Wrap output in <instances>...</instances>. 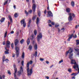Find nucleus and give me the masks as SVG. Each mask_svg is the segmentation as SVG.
<instances>
[{
  "instance_id": "a18cd8bd",
  "label": "nucleus",
  "mask_w": 79,
  "mask_h": 79,
  "mask_svg": "<svg viewBox=\"0 0 79 79\" xmlns=\"http://www.w3.org/2000/svg\"><path fill=\"white\" fill-rule=\"evenodd\" d=\"M51 24L52 25H55V23L54 22H51Z\"/></svg>"
},
{
  "instance_id": "72a5a7b5",
  "label": "nucleus",
  "mask_w": 79,
  "mask_h": 79,
  "mask_svg": "<svg viewBox=\"0 0 79 79\" xmlns=\"http://www.w3.org/2000/svg\"><path fill=\"white\" fill-rule=\"evenodd\" d=\"M76 42L77 43V45H79V40H77L76 41Z\"/></svg>"
},
{
  "instance_id": "864d4df0",
  "label": "nucleus",
  "mask_w": 79,
  "mask_h": 79,
  "mask_svg": "<svg viewBox=\"0 0 79 79\" xmlns=\"http://www.w3.org/2000/svg\"><path fill=\"white\" fill-rule=\"evenodd\" d=\"M10 34H14V31H11V32H10Z\"/></svg>"
},
{
  "instance_id": "a211bd4d",
  "label": "nucleus",
  "mask_w": 79,
  "mask_h": 79,
  "mask_svg": "<svg viewBox=\"0 0 79 79\" xmlns=\"http://www.w3.org/2000/svg\"><path fill=\"white\" fill-rule=\"evenodd\" d=\"M30 39L31 40H33L34 39V35H32L30 36Z\"/></svg>"
},
{
  "instance_id": "c85d7f7f",
  "label": "nucleus",
  "mask_w": 79,
  "mask_h": 79,
  "mask_svg": "<svg viewBox=\"0 0 79 79\" xmlns=\"http://www.w3.org/2000/svg\"><path fill=\"white\" fill-rule=\"evenodd\" d=\"M6 35H7V31H6L4 35V37L5 38L6 37Z\"/></svg>"
},
{
  "instance_id": "8fccbe9b",
  "label": "nucleus",
  "mask_w": 79,
  "mask_h": 79,
  "mask_svg": "<svg viewBox=\"0 0 79 79\" xmlns=\"http://www.w3.org/2000/svg\"><path fill=\"white\" fill-rule=\"evenodd\" d=\"M78 27H79V25H76L75 27V28L76 29H77V28Z\"/></svg>"
},
{
  "instance_id": "bf43d9fd",
  "label": "nucleus",
  "mask_w": 79,
  "mask_h": 79,
  "mask_svg": "<svg viewBox=\"0 0 79 79\" xmlns=\"http://www.w3.org/2000/svg\"><path fill=\"white\" fill-rule=\"evenodd\" d=\"M35 19V17H33L32 18L33 20H34Z\"/></svg>"
},
{
  "instance_id": "39448f33",
  "label": "nucleus",
  "mask_w": 79,
  "mask_h": 79,
  "mask_svg": "<svg viewBox=\"0 0 79 79\" xmlns=\"http://www.w3.org/2000/svg\"><path fill=\"white\" fill-rule=\"evenodd\" d=\"M32 2L33 3L32 6V10L34 12H35V8H36L37 6L35 5V0H32Z\"/></svg>"
},
{
  "instance_id": "9b49d317",
  "label": "nucleus",
  "mask_w": 79,
  "mask_h": 79,
  "mask_svg": "<svg viewBox=\"0 0 79 79\" xmlns=\"http://www.w3.org/2000/svg\"><path fill=\"white\" fill-rule=\"evenodd\" d=\"M48 15H49L48 16V17H49V16H53V14H52V12L51 11L48 12Z\"/></svg>"
},
{
  "instance_id": "e2e57ef3",
  "label": "nucleus",
  "mask_w": 79,
  "mask_h": 79,
  "mask_svg": "<svg viewBox=\"0 0 79 79\" xmlns=\"http://www.w3.org/2000/svg\"><path fill=\"white\" fill-rule=\"evenodd\" d=\"M13 7H14V8L15 9H16V6L15 5H14L13 6Z\"/></svg>"
},
{
  "instance_id": "e433bc0d",
  "label": "nucleus",
  "mask_w": 79,
  "mask_h": 79,
  "mask_svg": "<svg viewBox=\"0 0 79 79\" xmlns=\"http://www.w3.org/2000/svg\"><path fill=\"white\" fill-rule=\"evenodd\" d=\"M59 26V24H58L57 23H56L55 24V27H58V26Z\"/></svg>"
},
{
  "instance_id": "f257e3e1",
  "label": "nucleus",
  "mask_w": 79,
  "mask_h": 79,
  "mask_svg": "<svg viewBox=\"0 0 79 79\" xmlns=\"http://www.w3.org/2000/svg\"><path fill=\"white\" fill-rule=\"evenodd\" d=\"M71 64H74V65L73 66V68L75 69L77 68V70H78V73H73L71 74V76H73V75H74V74L75 75V76H76V75L78 74V73H79V66H78V64L76 63V60H71Z\"/></svg>"
},
{
  "instance_id": "2f4dec72",
  "label": "nucleus",
  "mask_w": 79,
  "mask_h": 79,
  "mask_svg": "<svg viewBox=\"0 0 79 79\" xmlns=\"http://www.w3.org/2000/svg\"><path fill=\"white\" fill-rule=\"evenodd\" d=\"M4 53L5 54H9V52L8 51H5Z\"/></svg>"
},
{
  "instance_id": "4c0bfd02",
  "label": "nucleus",
  "mask_w": 79,
  "mask_h": 79,
  "mask_svg": "<svg viewBox=\"0 0 79 79\" xmlns=\"http://www.w3.org/2000/svg\"><path fill=\"white\" fill-rule=\"evenodd\" d=\"M17 75L18 76H19V75H20V71H19L18 72Z\"/></svg>"
},
{
  "instance_id": "58836bf2",
  "label": "nucleus",
  "mask_w": 79,
  "mask_h": 79,
  "mask_svg": "<svg viewBox=\"0 0 79 79\" xmlns=\"http://www.w3.org/2000/svg\"><path fill=\"white\" fill-rule=\"evenodd\" d=\"M34 34L35 35H36L37 34V31L35 30L34 32Z\"/></svg>"
},
{
  "instance_id": "6ab92c4d",
  "label": "nucleus",
  "mask_w": 79,
  "mask_h": 79,
  "mask_svg": "<svg viewBox=\"0 0 79 79\" xmlns=\"http://www.w3.org/2000/svg\"><path fill=\"white\" fill-rule=\"evenodd\" d=\"M73 54H70V55H69V58L71 60V59L73 58L72 56H73Z\"/></svg>"
},
{
  "instance_id": "ea45409f",
  "label": "nucleus",
  "mask_w": 79,
  "mask_h": 79,
  "mask_svg": "<svg viewBox=\"0 0 79 79\" xmlns=\"http://www.w3.org/2000/svg\"><path fill=\"white\" fill-rule=\"evenodd\" d=\"M38 14L39 16H40V11L38 12Z\"/></svg>"
},
{
  "instance_id": "2eb2a0df",
  "label": "nucleus",
  "mask_w": 79,
  "mask_h": 79,
  "mask_svg": "<svg viewBox=\"0 0 79 79\" xmlns=\"http://www.w3.org/2000/svg\"><path fill=\"white\" fill-rule=\"evenodd\" d=\"M20 74H23V68L22 66L20 67Z\"/></svg>"
},
{
  "instance_id": "5701e85b",
  "label": "nucleus",
  "mask_w": 79,
  "mask_h": 79,
  "mask_svg": "<svg viewBox=\"0 0 79 79\" xmlns=\"http://www.w3.org/2000/svg\"><path fill=\"white\" fill-rule=\"evenodd\" d=\"M66 10L67 13H69V12H70V10L69 8H67Z\"/></svg>"
},
{
  "instance_id": "774afa93",
  "label": "nucleus",
  "mask_w": 79,
  "mask_h": 79,
  "mask_svg": "<svg viewBox=\"0 0 79 79\" xmlns=\"http://www.w3.org/2000/svg\"><path fill=\"white\" fill-rule=\"evenodd\" d=\"M77 55H79V52H77Z\"/></svg>"
},
{
  "instance_id": "052dcab7",
  "label": "nucleus",
  "mask_w": 79,
  "mask_h": 79,
  "mask_svg": "<svg viewBox=\"0 0 79 79\" xmlns=\"http://www.w3.org/2000/svg\"><path fill=\"white\" fill-rule=\"evenodd\" d=\"M46 63H47V64H48V63H49V62H48V61L47 60L46 61Z\"/></svg>"
},
{
  "instance_id": "3c124183",
  "label": "nucleus",
  "mask_w": 79,
  "mask_h": 79,
  "mask_svg": "<svg viewBox=\"0 0 79 79\" xmlns=\"http://www.w3.org/2000/svg\"><path fill=\"white\" fill-rule=\"evenodd\" d=\"M75 51H76L77 52H79V50L78 49H75Z\"/></svg>"
},
{
  "instance_id": "c9c22d12",
  "label": "nucleus",
  "mask_w": 79,
  "mask_h": 79,
  "mask_svg": "<svg viewBox=\"0 0 79 79\" xmlns=\"http://www.w3.org/2000/svg\"><path fill=\"white\" fill-rule=\"evenodd\" d=\"M31 19H29V22H28V24H31Z\"/></svg>"
},
{
  "instance_id": "680f3d73",
  "label": "nucleus",
  "mask_w": 79,
  "mask_h": 79,
  "mask_svg": "<svg viewBox=\"0 0 79 79\" xmlns=\"http://www.w3.org/2000/svg\"><path fill=\"white\" fill-rule=\"evenodd\" d=\"M30 23H28V27H30Z\"/></svg>"
},
{
  "instance_id": "338daca9",
  "label": "nucleus",
  "mask_w": 79,
  "mask_h": 79,
  "mask_svg": "<svg viewBox=\"0 0 79 79\" xmlns=\"http://www.w3.org/2000/svg\"><path fill=\"white\" fill-rule=\"evenodd\" d=\"M16 34H17V35H18V34H19V32L18 31H17Z\"/></svg>"
},
{
  "instance_id": "473e14b6",
  "label": "nucleus",
  "mask_w": 79,
  "mask_h": 79,
  "mask_svg": "<svg viewBox=\"0 0 79 79\" xmlns=\"http://www.w3.org/2000/svg\"><path fill=\"white\" fill-rule=\"evenodd\" d=\"M21 64L23 66H24V60H22L21 62Z\"/></svg>"
},
{
  "instance_id": "4be33fe9",
  "label": "nucleus",
  "mask_w": 79,
  "mask_h": 79,
  "mask_svg": "<svg viewBox=\"0 0 79 79\" xmlns=\"http://www.w3.org/2000/svg\"><path fill=\"white\" fill-rule=\"evenodd\" d=\"M24 42V39H22L20 41V43L21 44H23V43Z\"/></svg>"
},
{
  "instance_id": "f8f14e48",
  "label": "nucleus",
  "mask_w": 79,
  "mask_h": 79,
  "mask_svg": "<svg viewBox=\"0 0 79 79\" xmlns=\"http://www.w3.org/2000/svg\"><path fill=\"white\" fill-rule=\"evenodd\" d=\"M6 57H5V56H3V58H2V61H3V62H4V61H6V63H8V61H9V60H8V59H6H6Z\"/></svg>"
},
{
  "instance_id": "423d86ee",
  "label": "nucleus",
  "mask_w": 79,
  "mask_h": 79,
  "mask_svg": "<svg viewBox=\"0 0 79 79\" xmlns=\"http://www.w3.org/2000/svg\"><path fill=\"white\" fill-rule=\"evenodd\" d=\"M15 50L16 51V55L17 57L19 56V48L16 46Z\"/></svg>"
},
{
  "instance_id": "de8ad7c7",
  "label": "nucleus",
  "mask_w": 79,
  "mask_h": 79,
  "mask_svg": "<svg viewBox=\"0 0 79 79\" xmlns=\"http://www.w3.org/2000/svg\"><path fill=\"white\" fill-rule=\"evenodd\" d=\"M63 60H61V61H60L59 62V64H60V63H62V62H63Z\"/></svg>"
},
{
  "instance_id": "9d476101",
  "label": "nucleus",
  "mask_w": 79,
  "mask_h": 79,
  "mask_svg": "<svg viewBox=\"0 0 79 79\" xmlns=\"http://www.w3.org/2000/svg\"><path fill=\"white\" fill-rule=\"evenodd\" d=\"M11 45V43L10 42V41H9V40L7 41V43L6 44V47H7L8 48H10V45Z\"/></svg>"
},
{
  "instance_id": "f704fd0d",
  "label": "nucleus",
  "mask_w": 79,
  "mask_h": 79,
  "mask_svg": "<svg viewBox=\"0 0 79 79\" xmlns=\"http://www.w3.org/2000/svg\"><path fill=\"white\" fill-rule=\"evenodd\" d=\"M7 72L8 74L10 75H11V72H10V71L8 70L7 71Z\"/></svg>"
},
{
  "instance_id": "603ef678",
  "label": "nucleus",
  "mask_w": 79,
  "mask_h": 79,
  "mask_svg": "<svg viewBox=\"0 0 79 79\" xmlns=\"http://www.w3.org/2000/svg\"><path fill=\"white\" fill-rule=\"evenodd\" d=\"M2 44L4 45H5V41L3 42Z\"/></svg>"
},
{
  "instance_id": "f3484780",
  "label": "nucleus",
  "mask_w": 79,
  "mask_h": 79,
  "mask_svg": "<svg viewBox=\"0 0 79 79\" xmlns=\"http://www.w3.org/2000/svg\"><path fill=\"white\" fill-rule=\"evenodd\" d=\"M27 45H29L30 43V39L28 38L27 41Z\"/></svg>"
},
{
  "instance_id": "a19ab883",
  "label": "nucleus",
  "mask_w": 79,
  "mask_h": 79,
  "mask_svg": "<svg viewBox=\"0 0 79 79\" xmlns=\"http://www.w3.org/2000/svg\"><path fill=\"white\" fill-rule=\"evenodd\" d=\"M11 47H12V49H13V47H14V46L13 45V43H12L11 44Z\"/></svg>"
},
{
  "instance_id": "412c9836",
  "label": "nucleus",
  "mask_w": 79,
  "mask_h": 79,
  "mask_svg": "<svg viewBox=\"0 0 79 79\" xmlns=\"http://www.w3.org/2000/svg\"><path fill=\"white\" fill-rule=\"evenodd\" d=\"M71 5L72 6H74V1H72L71 2Z\"/></svg>"
},
{
  "instance_id": "b1692460",
  "label": "nucleus",
  "mask_w": 79,
  "mask_h": 79,
  "mask_svg": "<svg viewBox=\"0 0 79 79\" xmlns=\"http://www.w3.org/2000/svg\"><path fill=\"white\" fill-rule=\"evenodd\" d=\"M32 47L31 45H30L28 47V49L30 50H32Z\"/></svg>"
},
{
  "instance_id": "0eeeda50",
  "label": "nucleus",
  "mask_w": 79,
  "mask_h": 79,
  "mask_svg": "<svg viewBox=\"0 0 79 79\" xmlns=\"http://www.w3.org/2000/svg\"><path fill=\"white\" fill-rule=\"evenodd\" d=\"M42 35L41 33H40L39 35H38L37 37V39L38 42H39L40 40V38L42 39Z\"/></svg>"
},
{
  "instance_id": "5fc2aeb1",
  "label": "nucleus",
  "mask_w": 79,
  "mask_h": 79,
  "mask_svg": "<svg viewBox=\"0 0 79 79\" xmlns=\"http://www.w3.org/2000/svg\"><path fill=\"white\" fill-rule=\"evenodd\" d=\"M2 77L3 78V79H5V76L4 75H2Z\"/></svg>"
},
{
  "instance_id": "c03bdc74",
  "label": "nucleus",
  "mask_w": 79,
  "mask_h": 79,
  "mask_svg": "<svg viewBox=\"0 0 79 79\" xmlns=\"http://www.w3.org/2000/svg\"><path fill=\"white\" fill-rule=\"evenodd\" d=\"M25 13L27 15H29V13H28V12H27V11H26V10H25Z\"/></svg>"
},
{
  "instance_id": "4d7b16f0",
  "label": "nucleus",
  "mask_w": 79,
  "mask_h": 79,
  "mask_svg": "<svg viewBox=\"0 0 79 79\" xmlns=\"http://www.w3.org/2000/svg\"><path fill=\"white\" fill-rule=\"evenodd\" d=\"M10 22L8 21V27H9V26H10Z\"/></svg>"
},
{
  "instance_id": "09e8293b",
  "label": "nucleus",
  "mask_w": 79,
  "mask_h": 79,
  "mask_svg": "<svg viewBox=\"0 0 79 79\" xmlns=\"http://www.w3.org/2000/svg\"><path fill=\"white\" fill-rule=\"evenodd\" d=\"M48 23H52V22L51 21V20H49L48 21Z\"/></svg>"
},
{
  "instance_id": "cd10ccee",
  "label": "nucleus",
  "mask_w": 79,
  "mask_h": 79,
  "mask_svg": "<svg viewBox=\"0 0 79 79\" xmlns=\"http://www.w3.org/2000/svg\"><path fill=\"white\" fill-rule=\"evenodd\" d=\"M60 31L61 32H64V28H62L61 29Z\"/></svg>"
},
{
  "instance_id": "4468645a",
  "label": "nucleus",
  "mask_w": 79,
  "mask_h": 79,
  "mask_svg": "<svg viewBox=\"0 0 79 79\" xmlns=\"http://www.w3.org/2000/svg\"><path fill=\"white\" fill-rule=\"evenodd\" d=\"M8 18L10 21V23H13V20H12V18H11V16L10 15L8 16Z\"/></svg>"
},
{
  "instance_id": "7ed1b4c3",
  "label": "nucleus",
  "mask_w": 79,
  "mask_h": 79,
  "mask_svg": "<svg viewBox=\"0 0 79 79\" xmlns=\"http://www.w3.org/2000/svg\"><path fill=\"white\" fill-rule=\"evenodd\" d=\"M69 16L68 18V20L70 21H72V20H73V17H72V16L73 17V18H74V17H75V15H74V14L73 13L72 14L70 13L69 14Z\"/></svg>"
},
{
  "instance_id": "79ce46f5",
  "label": "nucleus",
  "mask_w": 79,
  "mask_h": 79,
  "mask_svg": "<svg viewBox=\"0 0 79 79\" xmlns=\"http://www.w3.org/2000/svg\"><path fill=\"white\" fill-rule=\"evenodd\" d=\"M8 2V0H6V2H5L4 3V5H5Z\"/></svg>"
},
{
  "instance_id": "6e6d98bb",
  "label": "nucleus",
  "mask_w": 79,
  "mask_h": 79,
  "mask_svg": "<svg viewBox=\"0 0 79 79\" xmlns=\"http://www.w3.org/2000/svg\"><path fill=\"white\" fill-rule=\"evenodd\" d=\"M35 41H33L32 42L33 44L34 45V44H35Z\"/></svg>"
},
{
  "instance_id": "13d9d810",
  "label": "nucleus",
  "mask_w": 79,
  "mask_h": 79,
  "mask_svg": "<svg viewBox=\"0 0 79 79\" xmlns=\"http://www.w3.org/2000/svg\"><path fill=\"white\" fill-rule=\"evenodd\" d=\"M12 55H13L12 57H15V54H13Z\"/></svg>"
},
{
  "instance_id": "dca6fc26",
  "label": "nucleus",
  "mask_w": 79,
  "mask_h": 79,
  "mask_svg": "<svg viewBox=\"0 0 79 79\" xmlns=\"http://www.w3.org/2000/svg\"><path fill=\"white\" fill-rule=\"evenodd\" d=\"M5 18H2L0 20L1 23H3V22H4V21H5Z\"/></svg>"
},
{
  "instance_id": "ddd939ff",
  "label": "nucleus",
  "mask_w": 79,
  "mask_h": 79,
  "mask_svg": "<svg viewBox=\"0 0 79 79\" xmlns=\"http://www.w3.org/2000/svg\"><path fill=\"white\" fill-rule=\"evenodd\" d=\"M19 43V41L18 40V39H16L15 41V46H16Z\"/></svg>"
},
{
  "instance_id": "f03ea898",
  "label": "nucleus",
  "mask_w": 79,
  "mask_h": 79,
  "mask_svg": "<svg viewBox=\"0 0 79 79\" xmlns=\"http://www.w3.org/2000/svg\"><path fill=\"white\" fill-rule=\"evenodd\" d=\"M33 61L32 60H30L29 62H28L27 63V73L28 74V76H31L32 75V73L33 72V71H32V68L30 70V73H29V63L30 64H32Z\"/></svg>"
},
{
  "instance_id": "37998d69",
  "label": "nucleus",
  "mask_w": 79,
  "mask_h": 79,
  "mask_svg": "<svg viewBox=\"0 0 79 79\" xmlns=\"http://www.w3.org/2000/svg\"><path fill=\"white\" fill-rule=\"evenodd\" d=\"M32 10H30L28 11V13L30 14H31V13H32Z\"/></svg>"
},
{
  "instance_id": "20e7f679",
  "label": "nucleus",
  "mask_w": 79,
  "mask_h": 79,
  "mask_svg": "<svg viewBox=\"0 0 79 79\" xmlns=\"http://www.w3.org/2000/svg\"><path fill=\"white\" fill-rule=\"evenodd\" d=\"M69 39L67 40L68 41H69V42L70 41V39H72V37H73L74 38H76L77 37V35H74V34H72L71 35L70 34H69Z\"/></svg>"
},
{
  "instance_id": "c756f323",
  "label": "nucleus",
  "mask_w": 79,
  "mask_h": 79,
  "mask_svg": "<svg viewBox=\"0 0 79 79\" xmlns=\"http://www.w3.org/2000/svg\"><path fill=\"white\" fill-rule=\"evenodd\" d=\"M37 52L36 51L35 52V55H34V56H35V57H36L37 56Z\"/></svg>"
},
{
  "instance_id": "6e6552de",
  "label": "nucleus",
  "mask_w": 79,
  "mask_h": 79,
  "mask_svg": "<svg viewBox=\"0 0 79 79\" xmlns=\"http://www.w3.org/2000/svg\"><path fill=\"white\" fill-rule=\"evenodd\" d=\"M20 23L21 24H23L24 27H26V23L25 22V20L24 19H22Z\"/></svg>"
},
{
  "instance_id": "1a4fd4ad",
  "label": "nucleus",
  "mask_w": 79,
  "mask_h": 79,
  "mask_svg": "<svg viewBox=\"0 0 79 79\" xmlns=\"http://www.w3.org/2000/svg\"><path fill=\"white\" fill-rule=\"evenodd\" d=\"M73 49H71V48H70V49L69 50V51H67L66 52V54H65V56H68V53H69L71 54L72 52H73Z\"/></svg>"
},
{
  "instance_id": "393cba45",
  "label": "nucleus",
  "mask_w": 79,
  "mask_h": 79,
  "mask_svg": "<svg viewBox=\"0 0 79 79\" xmlns=\"http://www.w3.org/2000/svg\"><path fill=\"white\" fill-rule=\"evenodd\" d=\"M39 22V18H37L36 19V24H38Z\"/></svg>"
},
{
  "instance_id": "7c9ffc66",
  "label": "nucleus",
  "mask_w": 79,
  "mask_h": 79,
  "mask_svg": "<svg viewBox=\"0 0 79 79\" xmlns=\"http://www.w3.org/2000/svg\"><path fill=\"white\" fill-rule=\"evenodd\" d=\"M68 71H69V73H71V72H72V70L71 69H69Z\"/></svg>"
},
{
  "instance_id": "69168bd1",
  "label": "nucleus",
  "mask_w": 79,
  "mask_h": 79,
  "mask_svg": "<svg viewBox=\"0 0 79 79\" xmlns=\"http://www.w3.org/2000/svg\"><path fill=\"white\" fill-rule=\"evenodd\" d=\"M46 77L47 78V79H49V77Z\"/></svg>"
},
{
  "instance_id": "a878e982",
  "label": "nucleus",
  "mask_w": 79,
  "mask_h": 79,
  "mask_svg": "<svg viewBox=\"0 0 79 79\" xmlns=\"http://www.w3.org/2000/svg\"><path fill=\"white\" fill-rule=\"evenodd\" d=\"M22 57L23 59H24V52H23L22 53Z\"/></svg>"
},
{
  "instance_id": "bb28decb",
  "label": "nucleus",
  "mask_w": 79,
  "mask_h": 79,
  "mask_svg": "<svg viewBox=\"0 0 79 79\" xmlns=\"http://www.w3.org/2000/svg\"><path fill=\"white\" fill-rule=\"evenodd\" d=\"M14 16L15 18H17V17L18 16V14L17 13H15L14 15Z\"/></svg>"
},
{
  "instance_id": "49530a36",
  "label": "nucleus",
  "mask_w": 79,
  "mask_h": 79,
  "mask_svg": "<svg viewBox=\"0 0 79 79\" xmlns=\"http://www.w3.org/2000/svg\"><path fill=\"white\" fill-rule=\"evenodd\" d=\"M40 61H44V59H42V58H40Z\"/></svg>"
},
{
  "instance_id": "0e129e2a",
  "label": "nucleus",
  "mask_w": 79,
  "mask_h": 79,
  "mask_svg": "<svg viewBox=\"0 0 79 79\" xmlns=\"http://www.w3.org/2000/svg\"><path fill=\"white\" fill-rule=\"evenodd\" d=\"M0 79H2V75H0Z\"/></svg>"
},
{
  "instance_id": "aec40b11",
  "label": "nucleus",
  "mask_w": 79,
  "mask_h": 79,
  "mask_svg": "<svg viewBox=\"0 0 79 79\" xmlns=\"http://www.w3.org/2000/svg\"><path fill=\"white\" fill-rule=\"evenodd\" d=\"M34 48L35 50H37V44H35L34 46Z\"/></svg>"
}]
</instances>
